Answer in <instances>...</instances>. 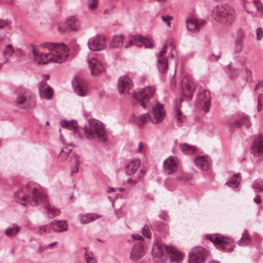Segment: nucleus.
<instances>
[{
	"label": "nucleus",
	"instance_id": "49",
	"mask_svg": "<svg viewBox=\"0 0 263 263\" xmlns=\"http://www.w3.org/2000/svg\"><path fill=\"white\" fill-rule=\"evenodd\" d=\"M9 27L8 22L4 20L0 19V28H6Z\"/></svg>",
	"mask_w": 263,
	"mask_h": 263
},
{
	"label": "nucleus",
	"instance_id": "62",
	"mask_svg": "<svg viewBox=\"0 0 263 263\" xmlns=\"http://www.w3.org/2000/svg\"><path fill=\"white\" fill-rule=\"evenodd\" d=\"M46 125H47V126L49 125V121H46Z\"/></svg>",
	"mask_w": 263,
	"mask_h": 263
},
{
	"label": "nucleus",
	"instance_id": "13",
	"mask_svg": "<svg viewBox=\"0 0 263 263\" xmlns=\"http://www.w3.org/2000/svg\"><path fill=\"white\" fill-rule=\"evenodd\" d=\"M207 251L204 248L197 247L194 248L190 253V263H203L206 258Z\"/></svg>",
	"mask_w": 263,
	"mask_h": 263
},
{
	"label": "nucleus",
	"instance_id": "54",
	"mask_svg": "<svg viewBox=\"0 0 263 263\" xmlns=\"http://www.w3.org/2000/svg\"><path fill=\"white\" fill-rule=\"evenodd\" d=\"M262 36H263V34H257L256 39L259 41V40H261V39L262 37Z\"/></svg>",
	"mask_w": 263,
	"mask_h": 263
},
{
	"label": "nucleus",
	"instance_id": "3",
	"mask_svg": "<svg viewBox=\"0 0 263 263\" xmlns=\"http://www.w3.org/2000/svg\"><path fill=\"white\" fill-rule=\"evenodd\" d=\"M165 116V111L163 106L159 103L152 105V109L147 114H142L136 119V122L139 126H142L147 121L153 124H158L161 122Z\"/></svg>",
	"mask_w": 263,
	"mask_h": 263
},
{
	"label": "nucleus",
	"instance_id": "16",
	"mask_svg": "<svg viewBox=\"0 0 263 263\" xmlns=\"http://www.w3.org/2000/svg\"><path fill=\"white\" fill-rule=\"evenodd\" d=\"M88 45L89 49L91 50H101L105 46V38L102 35H96L89 39Z\"/></svg>",
	"mask_w": 263,
	"mask_h": 263
},
{
	"label": "nucleus",
	"instance_id": "5",
	"mask_svg": "<svg viewBox=\"0 0 263 263\" xmlns=\"http://www.w3.org/2000/svg\"><path fill=\"white\" fill-rule=\"evenodd\" d=\"M164 251L169 255L171 260L179 262L183 259V254L175 247L165 246L160 243H156L153 246V253L156 257L162 256Z\"/></svg>",
	"mask_w": 263,
	"mask_h": 263
},
{
	"label": "nucleus",
	"instance_id": "48",
	"mask_svg": "<svg viewBox=\"0 0 263 263\" xmlns=\"http://www.w3.org/2000/svg\"><path fill=\"white\" fill-rule=\"evenodd\" d=\"M261 98L262 95H259L258 97V106H257V110L258 111H260L262 109V102H261Z\"/></svg>",
	"mask_w": 263,
	"mask_h": 263
},
{
	"label": "nucleus",
	"instance_id": "7",
	"mask_svg": "<svg viewBox=\"0 0 263 263\" xmlns=\"http://www.w3.org/2000/svg\"><path fill=\"white\" fill-rule=\"evenodd\" d=\"M140 165V161L138 159L132 160L126 165V173L128 175L132 176L127 179V183L135 185L139 182L141 179L144 176L145 173V170L143 168H141L136 175L133 176L137 171Z\"/></svg>",
	"mask_w": 263,
	"mask_h": 263
},
{
	"label": "nucleus",
	"instance_id": "9",
	"mask_svg": "<svg viewBox=\"0 0 263 263\" xmlns=\"http://www.w3.org/2000/svg\"><path fill=\"white\" fill-rule=\"evenodd\" d=\"M168 46L171 47V50L170 56L173 58L174 57L173 52L175 49V45L174 44L173 41L172 39L166 40L165 44L157 55L158 67L161 73L164 72L167 69V60L165 57V54Z\"/></svg>",
	"mask_w": 263,
	"mask_h": 263
},
{
	"label": "nucleus",
	"instance_id": "2",
	"mask_svg": "<svg viewBox=\"0 0 263 263\" xmlns=\"http://www.w3.org/2000/svg\"><path fill=\"white\" fill-rule=\"evenodd\" d=\"M34 59L39 64H46L49 62L61 63L68 58L69 53L68 47L63 44L47 43L45 48L46 52H41L32 45Z\"/></svg>",
	"mask_w": 263,
	"mask_h": 263
},
{
	"label": "nucleus",
	"instance_id": "30",
	"mask_svg": "<svg viewBox=\"0 0 263 263\" xmlns=\"http://www.w3.org/2000/svg\"><path fill=\"white\" fill-rule=\"evenodd\" d=\"M240 181V176L239 174L234 175L226 184L232 187H237Z\"/></svg>",
	"mask_w": 263,
	"mask_h": 263
},
{
	"label": "nucleus",
	"instance_id": "56",
	"mask_svg": "<svg viewBox=\"0 0 263 263\" xmlns=\"http://www.w3.org/2000/svg\"><path fill=\"white\" fill-rule=\"evenodd\" d=\"M175 83H176L175 79V78H173L172 79L171 83V85H175Z\"/></svg>",
	"mask_w": 263,
	"mask_h": 263
},
{
	"label": "nucleus",
	"instance_id": "47",
	"mask_svg": "<svg viewBox=\"0 0 263 263\" xmlns=\"http://www.w3.org/2000/svg\"><path fill=\"white\" fill-rule=\"evenodd\" d=\"M253 188L254 189H256L259 191H263V185L261 184L258 182H255L254 183Z\"/></svg>",
	"mask_w": 263,
	"mask_h": 263
},
{
	"label": "nucleus",
	"instance_id": "53",
	"mask_svg": "<svg viewBox=\"0 0 263 263\" xmlns=\"http://www.w3.org/2000/svg\"><path fill=\"white\" fill-rule=\"evenodd\" d=\"M262 86H263V82H259L257 84V85H256V87L255 88V90H256L257 89H258L259 88H260V87H261Z\"/></svg>",
	"mask_w": 263,
	"mask_h": 263
},
{
	"label": "nucleus",
	"instance_id": "25",
	"mask_svg": "<svg viewBox=\"0 0 263 263\" xmlns=\"http://www.w3.org/2000/svg\"><path fill=\"white\" fill-rule=\"evenodd\" d=\"M64 27L69 31H78L80 27V23L76 17L72 16L65 22Z\"/></svg>",
	"mask_w": 263,
	"mask_h": 263
},
{
	"label": "nucleus",
	"instance_id": "63",
	"mask_svg": "<svg viewBox=\"0 0 263 263\" xmlns=\"http://www.w3.org/2000/svg\"><path fill=\"white\" fill-rule=\"evenodd\" d=\"M3 65V63H0V69L2 68Z\"/></svg>",
	"mask_w": 263,
	"mask_h": 263
},
{
	"label": "nucleus",
	"instance_id": "31",
	"mask_svg": "<svg viewBox=\"0 0 263 263\" xmlns=\"http://www.w3.org/2000/svg\"><path fill=\"white\" fill-rule=\"evenodd\" d=\"M20 228L17 225H13L12 227L7 228L5 230V234L8 237H12L15 235L19 231Z\"/></svg>",
	"mask_w": 263,
	"mask_h": 263
},
{
	"label": "nucleus",
	"instance_id": "36",
	"mask_svg": "<svg viewBox=\"0 0 263 263\" xmlns=\"http://www.w3.org/2000/svg\"><path fill=\"white\" fill-rule=\"evenodd\" d=\"M251 241V238L247 233H245L241 239L237 242L239 245L245 246L248 245Z\"/></svg>",
	"mask_w": 263,
	"mask_h": 263
},
{
	"label": "nucleus",
	"instance_id": "14",
	"mask_svg": "<svg viewBox=\"0 0 263 263\" xmlns=\"http://www.w3.org/2000/svg\"><path fill=\"white\" fill-rule=\"evenodd\" d=\"M72 86L76 94L80 97H85L88 93L87 82L81 77H76L72 81Z\"/></svg>",
	"mask_w": 263,
	"mask_h": 263
},
{
	"label": "nucleus",
	"instance_id": "55",
	"mask_svg": "<svg viewBox=\"0 0 263 263\" xmlns=\"http://www.w3.org/2000/svg\"><path fill=\"white\" fill-rule=\"evenodd\" d=\"M256 33H263V29L261 28H258Z\"/></svg>",
	"mask_w": 263,
	"mask_h": 263
},
{
	"label": "nucleus",
	"instance_id": "21",
	"mask_svg": "<svg viewBox=\"0 0 263 263\" xmlns=\"http://www.w3.org/2000/svg\"><path fill=\"white\" fill-rule=\"evenodd\" d=\"M88 64L91 71L92 76L97 75L104 70V67L101 62L95 58H91L89 60Z\"/></svg>",
	"mask_w": 263,
	"mask_h": 263
},
{
	"label": "nucleus",
	"instance_id": "33",
	"mask_svg": "<svg viewBox=\"0 0 263 263\" xmlns=\"http://www.w3.org/2000/svg\"><path fill=\"white\" fill-rule=\"evenodd\" d=\"M71 151L72 149L69 148L68 147L63 148L59 155V159L62 161L66 160L68 158L69 155L71 152Z\"/></svg>",
	"mask_w": 263,
	"mask_h": 263
},
{
	"label": "nucleus",
	"instance_id": "11",
	"mask_svg": "<svg viewBox=\"0 0 263 263\" xmlns=\"http://www.w3.org/2000/svg\"><path fill=\"white\" fill-rule=\"evenodd\" d=\"M208 19L197 20L187 17L185 20L186 27L190 32H198L203 31L208 23Z\"/></svg>",
	"mask_w": 263,
	"mask_h": 263
},
{
	"label": "nucleus",
	"instance_id": "6",
	"mask_svg": "<svg viewBox=\"0 0 263 263\" xmlns=\"http://www.w3.org/2000/svg\"><path fill=\"white\" fill-rule=\"evenodd\" d=\"M234 11L226 5H218L212 11L215 20L222 21L227 24H231L234 20Z\"/></svg>",
	"mask_w": 263,
	"mask_h": 263
},
{
	"label": "nucleus",
	"instance_id": "34",
	"mask_svg": "<svg viewBox=\"0 0 263 263\" xmlns=\"http://www.w3.org/2000/svg\"><path fill=\"white\" fill-rule=\"evenodd\" d=\"M191 179V177L186 174L180 172L177 174L176 180L181 182L186 183Z\"/></svg>",
	"mask_w": 263,
	"mask_h": 263
},
{
	"label": "nucleus",
	"instance_id": "24",
	"mask_svg": "<svg viewBox=\"0 0 263 263\" xmlns=\"http://www.w3.org/2000/svg\"><path fill=\"white\" fill-rule=\"evenodd\" d=\"M50 229L54 232H61L67 230L68 224L65 221L52 220L50 222Z\"/></svg>",
	"mask_w": 263,
	"mask_h": 263
},
{
	"label": "nucleus",
	"instance_id": "41",
	"mask_svg": "<svg viewBox=\"0 0 263 263\" xmlns=\"http://www.w3.org/2000/svg\"><path fill=\"white\" fill-rule=\"evenodd\" d=\"M176 117L177 121L178 123H181L183 121V117L182 116L181 111L178 108L176 109Z\"/></svg>",
	"mask_w": 263,
	"mask_h": 263
},
{
	"label": "nucleus",
	"instance_id": "15",
	"mask_svg": "<svg viewBox=\"0 0 263 263\" xmlns=\"http://www.w3.org/2000/svg\"><path fill=\"white\" fill-rule=\"evenodd\" d=\"M211 99L210 93L207 90H203L198 95V103L205 112L209 111L211 105Z\"/></svg>",
	"mask_w": 263,
	"mask_h": 263
},
{
	"label": "nucleus",
	"instance_id": "61",
	"mask_svg": "<svg viewBox=\"0 0 263 263\" xmlns=\"http://www.w3.org/2000/svg\"><path fill=\"white\" fill-rule=\"evenodd\" d=\"M215 1L217 2H222L223 1H224V0H215Z\"/></svg>",
	"mask_w": 263,
	"mask_h": 263
},
{
	"label": "nucleus",
	"instance_id": "45",
	"mask_svg": "<svg viewBox=\"0 0 263 263\" xmlns=\"http://www.w3.org/2000/svg\"><path fill=\"white\" fill-rule=\"evenodd\" d=\"M254 3L258 11H261L262 9V5L259 0H254Z\"/></svg>",
	"mask_w": 263,
	"mask_h": 263
},
{
	"label": "nucleus",
	"instance_id": "43",
	"mask_svg": "<svg viewBox=\"0 0 263 263\" xmlns=\"http://www.w3.org/2000/svg\"><path fill=\"white\" fill-rule=\"evenodd\" d=\"M26 101V97L23 95H18L16 98V103L19 104L24 103Z\"/></svg>",
	"mask_w": 263,
	"mask_h": 263
},
{
	"label": "nucleus",
	"instance_id": "60",
	"mask_svg": "<svg viewBox=\"0 0 263 263\" xmlns=\"http://www.w3.org/2000/svg\"><path fill=\"white\" fill-rule=\"evenodd\" d=\"M156 1L160 3H164L165 2V0H156Z\"/></svg>",
	"mask_w": 263,
	"mask_h": 263
},
{
	"label": "nucleus",
	"instance_id": "27",
	"mask_svg": "<svg viewBox=\"0 0 263 263\" xmlns=\"http://www.w3.org/2000/svg\"><path fill=\"white\" fill-rule=\"evenodd\" d=\"M101 217V215L96 214H85L81 216L80 222L82 224H87Z\"/></svg>",
	"mask_w": 263,
	"mask_h": 263
},
{
	"label": "nucleus",
	"instance_id": "23",
	"mask_svg": "<svg viewBox=\"0 0 263 263\" xmlns=\"http://www.w3.org/2000/svg\"><path fill=\"white\" fill-rule=\"evenodd\" d=\"M145 253V248L142 242L135 245L131 252L130 258L137 260L143 257Z\"/></svg>",
	"mask_w": 263,
	"mask_h": 263
},
{
	"label": "nucleus",
	"instance_id": "52",
	"mask_svg": "<svg viewBox=\"0 0 263 263\" xmlns=\"http://www.w3.org/2000/svg\"><path fill=\"white\" fill-rule=\"evenodd\" d=\"M132 237L134 239H138V240H142V237L141 236H140L139 234H134L132 235Z\"/></svg>",
	"mask_w": 263,
	"mask_h": 263
},
{
	"label": "nucleus",
	"instance_id": "58",
	"mask_svg": "<svg viewBox=\"0 0 263 263\" xmlns=\"http://www.w3.org/2000/svg\"><path fill=\"white\" fill-rule=\"evenodd\" d=\"M246 73H247V74H251L252 72H251V70H249V69H247V70H246Z\"/></svg>",
	"mask_w": 263,
	"mask_h": 263
},
{
	"label": "nucleus",
	"instance_id": "50",
	"mask_svg": "<svg viewBox=\"0 0 263 263\" xmlns=\"http://www.w3.org/2000/svg\"><path fill=\"white\" fill-rule=\"evenodd\" d=\"M122 191V189H119V188H117V189H114V188H111V187H108V189H107V192L108 193H111L112 192H117V191Z\"/></svg>",
	"mask_w": 263,
	"mask_h": 263
},
{
	"label": "nucleus",
	"instance_id": "20",
	"mask_svg": "<svg viewBox=\"0 0 263 263\" xmlns=\"http://www.w3.org/2000/svg\"><path fill=\"white\" fill-rule=\"evenodd\" d=\"M39 92L41 98L50 99L53 95V90L46 82L42 81L39 85Z\"/></svg>",
	"mask_w": 263,
	"mask_h": 263
},
{
	"label": "nucleus",
	"instance_id": "10",
	"mask_svg": "<svg viewBox=\"0 0 263 263\" xmlns=\"http://www.w3.org/2000/svg\"><path fill=\"white\" fill-rule=\"evenodd\" d=\"M154 86H147L134 94V97L140 101L141 105L144 108L147 107V103L155 93Z\"/></svg>",
	"mask_w": 263,
	"mask_h": 263
},
{
	"label": "nucleus",
	"instance_id": "18",
	"mask_svg": "<svg viewBox=\"0 0 263 263\" xmlns=\"http://www.w3.org/2000/svg\"><path fill=\"white\" fill-rule=\"evenodd\" d=\"M163 165L165 173L171 174L178 168L179 161L176 157L170 156L164 161Z\"/></svg>",
	"mask_w": 263,
	"mask_h": 263
},
{
	"label": "nucleus",
	"instance_id": "1",
	"mask_svg": "<svg viewBox=\"0 0 263 263\" xmlns=\"http://www.w3.org/2000/svg\"><path fill=\"white\" fill-rule=\"evenodd\" d=\"M14 196L16 202L23 206H26L28 204L33 206L39 203L44 204L48 213L53 217L59 215L60 213L59 209L48 203L43 189L34 183H29L20 187L15 192Z\"/></svg>",
	"mask_w": 263,
	"mask_h": 263
},
{
	"label": "nucleus",
	"instance_id": "40",
	"mask_svg": "<svg viewBox=\"0 0 263 263\" xmlns=\"http://www.w3.org/2000/svg\"><path fill=\"white\" fill-rule=\"evenodd\" d=\"M88 6L90 10L95 9L98 6V0H88Z\"/></svg>",
	"mask_w": 263,
	"mask_h": 263
},
{
	"label": "nucleus",
	"instance_id": "29",
	"mask_svg": "<svg viewBox=\"0 0 263 263\" xmlns=\"http://www.w3.org/2000/svg\"><path fill=\"white\" fill-rule=\"evenodd\" d=\"M14 53H15L18 55H21L23 53L22 51L20 49H18V48L14 49L11 45H10V44L7 45L4 51V53L5 55H8L10 56Z\"/></svg>",
	"mask_w": 263,
	"mask_h": 263
},
{
	"label": "nucleus",
	"instance_id": "51",
	"mask_svg": "<svg viewBox=\"0 0 263 263\" xmlns=\"http://www.w3.org/2000/svg\"><path fill=\"white\" fill-rule=\"evenodd\" d=\"M254 201L256 203H259L261 201L260 196L259 195H256L254 198Z\"/></svg>",
	"mask_w": 263,
	"mask_h": 263
},
{
	"label": "nucleus",
	"instance_id": "39",
	"mask_svg": "<svg viewBox=\"0 0 263 263\" xmlns=\"http://www.w3.org/2000/svg\"><path fill=\"white\" fill-rule=\"evenodd\" d=\"M51 230H52L50 229V224L49 226H44L41 227H40L39 229V233L40 234H48L51 232Z\"/></svg>",
	"mask_w": 263,
	"mask_h": 263
},
{
	"label": "nucleus",
	"instance_id": "44",
	"mask_svg": "<svg viewBox=\"0 0 263 263\" xmlns=\"http://www.w3.org/2000/svg\"><path fill=\"white\" fill-rule=\"evenodd\" d=\"M161 18H162V21L166 23L168 26H170V21L173 20V17L172 16H169L167 15H162L161 16Z\"/></svg>",
	"mask_w": 263,
	"mask_h": 263
},
{
	"label": "nucleus",
	"instance_id": "19",
	"mask_svg": "<svg viewBox=\"0 0 263 263\" xmlns=\"http://www.w3.org/2000/svg\"><path fill=\"white\" fill-rule=\"evenodd\" d=\"M118 84V89L120 93L128 92L132 87L131 80L126 76L120 77Z\"/></svg>",
	"mask_w": 263,
	"mask_h": 263
},
{
	"label": "nucleus",
	"instance_id": "4",
	"mask_svg": "<svg viewBox=\"0 0 263 263\" xmlns=\"http://www.w3.org/2000/svg\"><path fill=\"white\" fill-rule=\"evenodd\" d=\"M88 122V125L84 128L86 137L88 139L97 138L100 141H105L106 136L102 123L94 119H89Z\"/></svg>",
	"mask_w": 263,
	"mask_h": 263
},
{
	"label": "nucleus",
	"instance_id": "8",
	"mask_svg": "<svg viewBox=\"0 0 263 263\" xmlns=\"http://www.w3.org/2000/svg\"><path fill=\"white\" fill-rule=\"evenodd\" d=\"M206 238L211 241L219 250L231 252L233 250V240L219 234H208Z\"/></svg>",
	"mask_w": 263,
	"mask_h": 263
},
{
	"label": "nucleus",
	"instance_id": "32",
	"mask_svg": "<svg viewBox=\"0 0 263 263\" xmlns=\"http://www.w3.org/2000/svg\"><path fill=\"white\" fill-rule=\"evenodd\" d=\"M180 148L181 151L185 154H191L196 151V148L195 147L187 144H180Z\"/></svg>",
	"mask_w": 263,
	"mask_h": 263
},
{
	"label": "nucleus",
	"instance_id": "17",
	"mask_svg": "<svg viewBox=\"0 0 263 263\" xmlns=\"http://www.w3.org/2000/svg\"><path fill=\"white\" fill-rule=\"evenodd\" d=\"M134 44L138 47H141L142 45H144L146 48H151L153 46V42L151 39L144 37L140 34L135 35L134 41H129L128 43L125 45V48H127Z\"/></svg>",
	"mask_w": 263,
	"mask_h": 263
},
{
	"label": "nucleus",
	"instance_id": "57",
	"mask_svg": "<svg viewBox=\"0 0 263 263\" xmlns=\"http://www.w3.org/2000/svg\"><path fill=\"white\" fill-rule=\"evenodd\" d=\"M57 243V242H52V243H51L49 245L48 247H53L55 244Z\"/></svg>",
	"mask_w": 263,
	"mask_h": 263
},
{
	"label": "nucleus",
	"instance_id": "26",
	"mask_svg": "<svg viewBox=\"0 0 263 263\" xmlns=\"http://www.w3.org/2000/svg\"><path fill=\"white\" fill-rule=\"evenodd\" d=\"M194 161L196 165L202 170L206 171L209 168L210 161L207 157L199 156Z\"/></svg>",
	"mask_w": 263,
	"mask_h": 263
},
{
	"label": "nucleus",
	"instance_id": "22",
	"mask_svg": "<svg viewBox=\"0 0 263 263\" xmlns=\"http://www.w3.org/2000/svg\"><path fill=\"white\" fill-rule=\"evenodd\" d=\"M263 152V137L259 135L254 140L251 147V152L255 156H258Z\"/></svg>",
	"mask_w": 263,
	"mask_h": 263
},
{
	"label": "nucleus",
	"instance_id": "12",
	"mask_svg": "<svg viewBox=\"0 0 263 263\" xmlns=\"http://www.w3.org/2000/svg\"><path fill=\"white\" fill-rule=\"evenodd\" d=\"M195 89V83L191 79L187 77L183 78L181 82L182 95L186 100H189L192 98Z\"/></svg>",
	"mask_w": 263,
	"mask_h": 263
},
{
	"label": "nucleus",
	"instance_id": "38",
	"mask_svg": "<svg viewBox=\"0 0 263 263\" xmlns=\"http://www.w3.org/2000/svg\"><path fill=\"white\" fill-rule=\"evenodd\" d=\"M72 161L74 162L75 165V167L72 170V173H77L79 171V165L80 163L79 157L77 155H74Z\"/></svg>",
	"mask_w": 263,
	"mask_h": 263
},
{
	"label": "nucleus",
	"instance_id": "42",
	"mask_svg": "<svg viewBox=\"0 0 263 263\" xmlns=\"http://www.w3.org/2000/svg\"><path fill=\"white\" fill-rule=\"evenodd\" d=\"M142 233L143 235L147 238H149L151 237V233L149 232V228L148 226L145 225L143 227Z\"/></svg>",
	"mask_w": 263,
	"mask_h": 263
},
{
	"label": "nucleus",
	"instance_id": "46",
	"mask_svg": "<svg viewBox=\"0 0 263 263\" xmlns=\"http://www.w3.org/2000/svg\"><path fill=\"white\" fill-rule=\"evenodd\" d=\"M145 146L142 142H139L138 146L137 152L139 153H143L145 149Z\"/></svg>",
	"mask_w": 263,
	"mask_h": 263
},
{
	"label": "nucleus",
	"instance_id": "59",
	"mask_svg": "<svg viewBox=\"0 0 263 263\" xmlns=\"http://www.w3.org/2000/svg\"><path fill=\"white\" fill-rule=\"evenodd\" d=\"M49 79V75H46L45 76V79L44 81H45L46 82V80H48Z\"/></svg>",
	"mask_w": 263,
	"mask_h": 263
},
{
	"label": "nucleus",
	"instance_id": "37",
	"mask_svg": "<svg viewBox=\"0 0 263 263\" xmlns=\"http://www.w3.org/2000/svg\"><path fill=\"white\" fill-rule=\"evenodd\" d=\"M86 263H97V260L91 252H86L85 254Z\"/></svg>",
	"mask_w": 263,
	"mask_h": 263
},
{
	"label": "nucleus",
	"instance_id": "64",
	"mask_svg": "<svg viewBox=\"0 0 263 263\" xmlns=\"http://www.w3.org/2000/svg\"><path fill=\"white\" fill-rule=\"evenodd\" d=\"M8 61V59H5V61L4 62V63H7Z\"/></svg>",
	"mask_w": 263,
	"mask_h": 263
},
{
	"label": "nucleus",
	"instance_id": "35",
	"mask_svg": "<svg viewBox=\"0 0 263 263\" xmlns=\"http://www.w3.org/2000/svg\"><path fill=\"white\" fill-rule=\"evenodd\" d=\"M241 124H243L246 126H249L251 125V123L247 117H243L241 118L239 121H236L234 124V126L236 127H239Z\"/></svg>",
	"mask_w": 263,
	"mask_h": 263
},
{
	"label": "nucleus",
	"instance_id": "28",
	"mask_svg": "<svg viewBox=\"0 0 263 263\" xmlns=\"http://www.w3.org/2000/svg\"><path fill=\"white\" fill-rule=\"evenodd\" d=\"M61 126L71 130H73L74 133L78 129L77 122L75 121L62 120L60 122Z\"/></svg>",
	"mask_w": 263,
	"mask_h": 263
}]
</instances>
